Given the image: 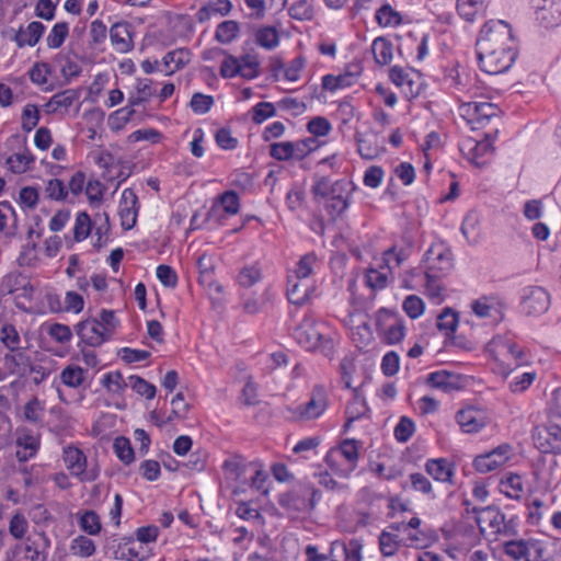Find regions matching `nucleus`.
I'll return each instance as SVG.
<instances>
[{
    "label": "nucleus",
    "mask_w": 561,
    "mask_h": 561,
    "mask_svg": "<svg viewBox=\"0 0 561 561\" xmlns=\"http://www.w3.org/2000/svg\"><path fill=\"white\" fill-rule=\"evenodd\" d=\"M476 46L479 66L490 75L507 71L517 56L512 28L502 20L486 22L480 31Z\"/></svg>",
    "instance_id": "1"
},
{
    "label": "nucleus",
    "mask_w": 561,
    "mask_h": 561,
    "mask_svg": "<svg viewBox=\"0 0 561 561\" xmlns=\"http://www.w3.org/2000/svg\"><path fill=\"white\" fill-rule=\"evenodd\" d=\"M354 191L355 185L352 181L346 179L332 181L328 176L320 178L311 187L314 197L324 199V209L332 221L347 210Z\"/></svg>",
    "instance_id": "2"
},
{
    "label": "nucleus",
    "mask_w": 561,
    "mask_h": 561,
    "mask_svg": "<svg viewBox=\"0 0 561 561\" xmlns=\"http://www.w3.org/2000/svg\"><path fill=\"white\" fill-rule=\"evenodd\" d=\"M294 337L307 351L319 352L329 358L333 356L334 343L324 323L306 317L295 329Z\"/></svg>",
    "instance_id": "3"
},
{
    "label": "nucleus",
    "mask_w": 561,
    "mask_h": 561,
    "mask_svg": "<svg viewBox=\"0 0 561 561\" xmlns=\"http://www.w3.org/2000/svg\"><path fill=\"white\" fill-rule=\"evenodd\" d=\"M320 500V492L310 482L300 481L278 495V505L289 515L312 511Z\"/></svg>",
    "instance_id": "4"
},
{
    "label": "nucleus",
    "mask_w": 561,
    "mask_h": 561,
    "mask_svg": "<svg viewBox=\"0 0 561 561\" xmlns=\"http://www.w3.org/2000/svg\"><path fill=\"white\" fill-rule=\"evenodd\" d=\"M359 446L357 440L346 438L335 448L328 451L324 462L341 478H348L356 469L359 458Z\"/></svg>",
    "instance_id": "5"
},
{
    "label": "nucleus",
    "mask_w": 561,
    "mask_h": 561,
    "mask_svg": "<svg viewBox=\"0 0 561 561\" xmlns=\"http://www.w3.org/2000/svg\"><path fill=\"white\" fill-rule=\"evenodd\" d=\"M62 460L69 472L83 482H91L99 478L100 470L98 466L88 469V460L84 453L73 445H68L64 448Z\"/></svg>",
    "instance_id": "6"
},
{
    "label": "nucleus",
    "mask_w": 561,
    "mask_h": 561,
    "mask_svg": "<svg viewBox=\"0 0 561 561\" xmlns=\"http://www.w3.org/2000/svg\"><path fill=\"white\" fill-rule=\"evenodd\" d=\"M460 114L473 129H477L497 118L499 108L490 102H468L460 106Z\"/></svg>",
    "instance_id": "7"
},
{
    "label": "nucleus",
    "mask_w": 561,
    "mask_h": 561,
    "mask_svg": "<svg viewBox=\"0 0 561 561\" xmlns=\"http://www.w3.org/2000/svg\"><path fill=\"white\" fill-rule=\"evenodd\" d=\"M424 263L426 277H444L453 268L451 252L442 244L431 247L424 254Z\"/></svg>",
    "instance_id": "8"
},
{
    "label": "nucleus",
    "mask_w": 561,
    "mask_h": 561,
    "mask_svg": "<svg viewBox=\"0 0 561 561\" xmlns=\"http://www.w3.org/2000/svg\"><path fill=\"white\" fill-rule=\"evenodd\" d=\"M328 408V393L323 386L316 385L307 402L296 407L294 414L298 420L311 421L320 417Z\"/></svg>",
    "instance_id": "9"
},
{
    "label": "nucleus",
    "mask_w": 561,
    "mask_h": 561,
    "mask_svg": "<svg viewBox=\"0 0 561 561\" xmlns=\"http://www.w3.org/2000/svg\"><path fill=\"white\" fill-rule=\"evenodd\" d=\"M520 306L526 314L540 316L549 309L550 295L543 287L528 286L523 289Z\"/></svg>",
    "instance_id": "10"
},
{
    "label": "nucleus",
    "mask_w": 561,
    "mask_h": 561,
    "mask_svg": "<svg viewBox=\"0 0 561 561\" xmlns=\"http://www.w3.org/2000/svg\"><path fill=\"white\" fill-rule=\"evenodd\" d=\"M224 471H225V480L227 482V486L231 490V494L233 497L239 496L243 492L242 484L243 482H239L241 479L244 468L241 466L239 461L236 459H228L224 462ZM238 503V507L236 510V514L244 519L245 518V503L242 500L234 499Z\"/></svg>",
    "instance_id": "11"
},
{
    "label": "nucleus",
    "mask_w": 561,
    "mask_h": 561,
    "mask_svg": "<svg viewBox=\"0 0 561 561\" xmlns=\"http://www.w3.org/2000/svg\"><path fill=\"white\" fill-rule=\"evenodd\" d=\"M511 455V446L503 444L489 453L478 455L473 459V467L480 473H488L506 463L510 460Z\"/></svg>",
    "instance_id": "12"
},
{
    "label": "nucleus",
    "mask_w": 561,
    "mask_h": 561,
    "mask_svg": "<svg viewBox=\"0 0 561 561\" xmlns=\"http://www.w3.org/2000/svg\"><path fill=\"white\" fill-rule=\"evenodd\" d=\"M536 21L546 28L561 24V0H531Z\"/></svg>",
    "instance_id": "13"
},
{
    "label": "nucleus",
    "mask_w": 561,
    "mask_h": 561,
    "mask_svg": "<svg viewBox=\"0 0 561 561\" xmlns=\"http://www.w3.org/2000/svg\"><path fill=\"white\" fill-rule=\"evenodd\" d=\"M377 324L378 330L383 334V341L389 345L401 342L405 335L402 320L396 319L386 310L379 311Z\"/></svg>",
    "instance_id": "14"
},
{
    "label": "nucleus",
    "mask_w": 561,
    "mask_h": 561,
    "mask_svg": "<svg viewBox=\"0 0 561 561\" xmlns=\"http://www.w3.org/2000/svg\"><path fill=\"white\" fill-rule=\"evenodd\" d=\"M77 334L84 344L92 347L100 346L110 339L108 331L101 328L96 318L79 322Z\"/></svg>",
    "instance_id": "15"
},
{
    "label": "nucleus",
    "mask_w": 561,
    "mask_h": 561,
    "mask_svg": "<svg viewBox=\"0 0 561 561\" xmlns=\"http://www.w3.org/2000/svg\"><path fill=\"white\" fill-rule=\"evenodd\" d=\"M537 448L541 453L558 454L561 450V426L551 424L542 430H537L534 435Z\"/></svg>",
    "instance_id": "16"
},
{
    "label": "nucleus",
    "mask_w": 561,
    "mask_h": 561,
    "mask_svg": "<svg viewBox=\"0 0 561 561\" xmlns=\"http://www.w3.org/2000/svg\"><path fill=\"white\" fill-rule=\"evenodd\" d=\"M134 28L128 22H116L110 28V39L117 53L126 54L134 49Z\"/></svg>",
    "instance_id": "17"
},
{
    "label": "nucleus",
    "mask_w": 561,
    "mask_h": 561,
    "mask_svg": "<svg viewBox=\"0 0 561 561\" xmlns=\"http://www.w3.org/2000/svg\"><path fill=\"white\" fill-rule=\"evenodd\" d=\"M138 208L136 193L131 188H125L122 193L118 209L122 227L125 230H129L136 225Z\"/></svg>",
    "instance_id": "18"
},
{
    "label": "nucleus",
    "mask_w": 561,
    "mask_h": 561,
    "mask_svg": "<svg viewBox=\"0 0 561 561\" xmlns=\"http://www.w3.org/2000/svg\"><path fill=\"white\" fill-rule=\"evenodd\" d=\"M363 545L357 539H352L348 542L333 541L330 549L331 561H360L362 560Z\"/></svg>",
    "instance_id": "19"
},
{
    "label": "nucleus",
    "mask_w": 561,
    "mask_h": 561,
    "mask_svg": "<svg viewBox=\"0 0 561 561\" xmlns=\"http://www.w3.org/2000/svg\"><path fill=\"white\" fill-rule=\"evenodd\" d=\"M32 359L25 353V347L18 351H9L3 356V366L10 375L23 376L32 367Z\"/></svg>",
    "instance_id": "20"
},
{
    "label": "nucleus",
    "mask_w": 561,
    "mask_h": 561,
    "mask_svg": "<svg viewBox=\"0 0 561 561\" xmlns=\"http://www.w3.org/2000/svg\"><path fill=\"white\" fill-rule=\"evenodd\" d=\"M504 308V302L496 296H482L472 302V311L479 318H502Z\"/></svg>",
    "instance_id": "21"
},
{
    "label": "nucleus",
    "mask_w": 561,
    "mask_h": 561,
    "mask_svg": "<svg viewBox=\"0 0 561 561\" xmlns=\"http://www.w3.org/2000/svg\"><path fill=\"white\" fill-rule=\"evenodd\" d=\"M150 554L149 548L140 545L135 538H130L119 545L115 558L125 561H145Z\"/></svg>",
    "instance_id": "22"
},
{
    "label": "nucleus",
    "mask_w": 561,
    "mask_h": 561,
    "mask_svg": "<svg viewBox=\"0 0 561 561\" xmlns=\"http://www.w3.org/2000/svg\"><path fill=\"white\" fill-rule=\"evenodd\" d=\"M39 437L33 435L30 431H23L16 438V458L20 462H25L33 458L39 448Z\"/></svg>",
    "instance_id": "23"
},
{
    "label": "nucleus",
    "mask_w": 561,
    "mask_h": 561,
    "mask_svg": "<svg viewBox=\"0 0 561 561\" xmlns=\"http://www.w3.org/2000/svg\"><path fill=\"white\" fill-rule=\"evenodd\" d=\"M456 421L461 431L468 434L478 433L485 424L483 416L474 408L459 410L456 414Z\"/></svg>",
    "instance_id": "24"
},
{
    "label": "nucleus",
    "mask_w": 561,
    "mask_h": 561,
    "mask_svg": "<svg viewBox=\"0 0 561 561\" xmlns=\"http://www.w3.org/2000/svg\"><path fill=\"white\" fill-rule=\"evenodd\" d=\"M426 383L445 392L459 389L460 387L459 376L448 370H437L428 374Z\"/></svg>",
    "instance_id": "25"
},
{
    "label": "nucleus",
    "mask_w": 561,
    "mask_h": 561,
    "mask_svg": "<svg viewBox=\"0 0 561 561\" xmlns=\"http://www.w3.org/2000/svg\"><path fill=\"white\" fill-rule=\"evenodd\" d=\"M311 293V286L307 280L288 275L287 277V297L290 304L301 306L308 299Z\"/></svg>",
    "instance_id": "26"
},
{
    "label": "nucleus",
    "mask_w": 561,
    "mask_h": 561,
    "mask_svg": "<svg viewBox=\"0 0 561 561\" xmlns=\"http://www.w3.org/2000/svg\"><path fill=\"white\" fill-rule=\"evenodd\" d=\"M45 32V25L42 22L33 21L25 28L21 27L14 36L19 47L35 46Z\"/></svg>",
    "instance_id": "27"
},
{
    "label": "nucleus",
    "mask_w": 561,
    "mask_h": 561,
    "mask_svg": "<svg viewBox=\"0 0 561 561\" xmlns=\"http://www.w3.org/2000/svg\"><path fill=\"white\" fill-rule=\"evenodd\" d=\"M191 54L188 49L179 48L172 51H169L162 58V68L167 76L173 75L175 71L184 67L190 62Z\"/></svg>",
    "instance_id": "28"
},
{
    "label": "nucleus",
    "mask_w": 561,
    "mask_h": 561,
    "mask_svg": "<svg viewBox=\"0 0 561 561\" xmlns=\"http://www.w3.org/2000/svg\"><path fill=\"white\" fill-rule=\"evenodd\" d=\"M426 472L436 481L451 482L454 469L451 463L445 458L428 459L425 463Z\"/></svg>",
    "instance_id": "29"
},
{
    "label": "nucleus",
    "mask_w": 561,
    "mask_h": 561,
    "mask_svg": "<svg viewBox=\"0 0 561 561\" xmlns=\"http://www.w3.org/2000/svg\"><path fill=\"white\" fill-rule=\"evenodd\" d=\"M493 137L490 134H485L484 138L480 141H468L470 160L477 165L482 167L485 164L484 158L491 154L493 148Z\"/></svg>",
    "instance_id": "30"
},
{
    "label": "nucleus",
    "mask_w": 561,
    "mask_h": 561,
    "mask_svg": "<svg viewBox=\"0 0 561 561\" xmlns=\"http://www.w3.org/2000/svg\"><path fill=\"white\" fill-rule=\"evenodd\" d=\"M231 9L232 4L230 0H214L206 3L198 10L196 19L198 22L204 23L210 20L213 16H225L229 14Z\"/></svg>",
    "instance_id": "31"
},
{
    "label": "nucleus",
    "mask_w": 561,
    "mask_h": 561,
    "mask_svg": "<svg viewBox=\"0 0 561 561\" xmlns=\"http://www.w3.org/2000/svg\"><path fill=\"white\" fill-rule=\"evenodd\" d=\"M371 51L376 64L389 65L393 58V44L386 37H377L371 44Z\"/></svg>",
    "instance_id": "32"
},
{
    "label": "nucleus",
    "mask_w": 561,
    "mask_h": 561,
    "mask_svg": "<svg viewBox=\"0 0 561 561\" xmlns=\"http://www.w3.org/2000/svg\"><path fill=\"white\" fill-rule=\"evenodd\" d=\"M457 12L467 22H473L485 10V0H457Z\"/></svg>",
    "instance_id": "33"
},
{
    "label": "nucleus",
    "mask_w": 561,
    "mask_h": 561,
    "mask_svg": "<svg viewBox=\"0 0 561 561\" xmlns=\"http://www.w3.org/2000/svg\"><path fill=\"white\" fill-rule=\"evenodd\" d=\"M240 209V197L234 191H226L214 203L211 210L214 213L222 210L225 214L232 216Z\"/></svg>",
    "instance_id": "34"
},
{
    "label": "nucleus",
    "mask_w": 561,
    "mask_h": 561,
    "mask_svg": "<svg viewBox=\"0 0 561 561\" xmlns=\"http://www.w3.org/2000/svg\"><path fill=\"white\" fill-rule=\"evenodd\" d=\"M224 56L225 59L220 65V76L225 79L234 78L238 75L243 77L242 69L245 66V55L237 58L225 51Z\"/></svg>",
    "instance_id": "35"
},
{
    "label": "nucleus",
    "mask_w": 561,
    "mask_h": 561,
    "mask_svg": "<svg viewBox=\"0 0 561 561\" xmlns=\"http://www.w3.org/2000/svg\"><path fill=\"white\" fill-rule=\"evenodd\" d=\"M248 468L253 470L251 477L250 488L261 495H267L270 492V476L268 472L261 468V465L251 462Z\"/></svg>",
    "instance_id": "36"
},
{
    "label": "nucleus",
    "mask_w": 561,
    "mask_h": 561,
    "mask_svg": "<svg viewBox=\"0 0 561 561\" xmlns=\"http://www.w3.org/2000/svg\"><path fill=\"white\" fill-rule=\"evenodd\" d=\"M286 0H248V19L262 20L268 9H273L275 4L283 8Z\"/></svg>",
    "instance_id": "37"
},
{
    "label": "nucleus",
    "mask_w": 561,
    "mask_h": 561,
    "mask_svg": "<svg viewBox=\"0 0 561 561\" xmlns=\"http://www.w3.org/2000/svg\"><path fill=\"white\" fill-rule=\"evenodd\" d=\"M255 43L267 50H272L279 44V35L273 26H262L255 32Z\"/></svg>",
    "instance_id": "38"
},
{
    "label": "nucleus",
    "mask_w": 561,
    "mask_h": 561,
    "mask_svg": "<svg viewBox=\"0 0 561 561\" xmlns=\"http://www.w3.org/2000/svg\"><path fill=\"white\" fill-rule=\"evenodd\" d=\"M45 404L38 398L34 397L24 404L23 416L27 422L42 424L44 417Z\"/></svg>",
    "instance_id": "39"
},
{
    "label": "nucleus",
    "mask_w": 561,
    "mask_h": 561,
    "mask_svg": "<svg viewBox=\"0 0 561 561\" xmlns=\"http://www.w3.org/2000/svg\"><path fill=\"white\" fill-rule=\"evenodd\" d=\"M239 31V24L236 21L227 20L218 24L215 38L221 44H229L238 36Z\"/></svg>",
    "instance_id": "40"
},
{
    "label": "nucleus",
    "mask_w": 561,
    "mask_h": 561,
    "mask_svg": "<svg viewBox=\"0 0 561 561\" xmlns=\"http://www.w3.org/2000/svg\"><path fill=\"white\" fill-rule=\"evenodd\" d=\"M102 385L114 394H122L129 387L128 380L126 381L118 370L105 374L102 378Z\"/></svg>",
    "instance_id": "41"
},
{
    "label": "nucleus",
    "mask_w": 561,
    "mask_h": 561,
    "mask_svg": "<svg viewBox=\"0 0 561 561\" xmlns=\"http://www.w3.org/2000/svg\"><path fill=\"white\" fill-rule=\"evenodd\" d=\"M34 162V157L30 151L22 153H13L7 159L8 168L16 174L24 173L30 169V164Z\"/></svg>",
    "instance_id": "42"
},
{
    "label": "nucleus",
    "mask_w": 561,
    "mask_h": 561,
    "mask_svg": "<svg viewBox=\"0 0 561 561\" xmlns=\"http://www.w3.org/2000/svg\"><path fill=\"white\" fill-rule=\"evenodd\" d=\"M0 341L8 351H18L21 346V336L13 324L7 323L0 330Z\"/></svg>",
    "instance_id": "43"
},
{
    "label": "nucleus",
    "mask_w": 561,
    "mask_h": 561,
    "mask_svg": "<svg viewBox=\"0 0 561 561\" xmlns=\"http://www.w3.org/2000/svg\"><path fill=\"white\" fill-rule=\"evenodd\" d=\"M410 255L408 248L398 250L397 245L391 247L383 252V264L389 271L399 267Z\"/></svg>",
    "instance_id": "44"
},
{
    "label": "nucleus",
    "mask_w": 561,
    "mask_h": 561,
    "mask_svg": "<svg viewBox=\"0 0 561 561\" xmlns=\"http://www.w3.org/2000/svg\"><path fill=\"white\" fill-rule=\"evenodd\" d=\"M79 98V92L75 89H67L61 92L54 94L49 102L48 106L53 107V111H57L58 108H69L73 102Z\"/></svg>",
    "instance_id": "45"
},
{
    "label": "nucleus",
    "mask_w": 561,
    "mask_h": 561,
    "mask_svg": "<svg viewBox=\"0 0 561 561\" xmlns=\"http://www.w3.org/2000/svg\"><path fill=\"white\" fill-rule=\"evenodd\" d=\"M69 34V24L67 22L56 23L46 37V43L49 48H59Z\"/></svg>",
    "instance_id": "46"
},
{
    "label": "nucleus",
    "mask_w": 561,
    "mask_h": 561,
    "mask_svg": "<svg viewBox=\"0 0 561 561\" xmlns=\"http://www.w3.org/2000/svg\"><path fill=\"white\" fill-rule=\"evenodd\" d=\"M60 380L65 386L78 388L84 380V370L79 366L69 365L61 370Z\"/></svg>",
    "instance_id": "47"
},
{
    "label": "nucleus",
    "mask_w": 561,
    "mask_h": 561,
    "mask_svg": "<svg viewBox=\"0 0 561 561\" xmlns=\"http://www.w3.org/2000/svg\"><path fill=\"white\" fill-rule=\"evenodd\" d=\"M318 264V257L316 253L310 252L305 254L299 262L297 263V267L291 274V276L298 277L300 279L307 280L309 276L312 274L314 266Z\"/></svg>",
    "instance_id": "48"
},
{
    "label": "nucleus",
    "mask_w": 561,
    "mask_h": 561,
    "mask_svg": "<svg viewBox=\"0 0 561 561\" xmlns=\"http://www.w3.org/2000/svg\"><path fill=\"white\" fill-rule=\"evenodd\" d=\"M319 147V141L314 137H308L293 141V154L295 160H302Z\"/></svg>",
    "instance_id": "49"
},
{
    "label": "nucleus",
    "mask_w": 561,
    "mask_h": 561,
    "mask_svg": "<svg viewBox=\"0 0 561 561\" xmlns=\"http://www.w3.org/2000/svg\"><path fill=\"white\" fill-rule=\"evenodd\" d=\"M56 60L60 66V72L67 80L78 77L81 72V68L76 60L72 59L70 53L58 54Z\"/></svg>",
    "instance_id": "50"
},
{
    "label": "nucleus",
    "mask_w": 561,
    "mask_h": 561,
    "mask_svg": "<svg viewBox=\"0 0 561 561\" xmlns=\"http://www.w3.org/2000/svg\"><path fill=\"white\" fill-rule=\"evenodd\" d=\"M129 387L138 394L146 397L147 399H153L157 392L156 386L148 382L144 378L131 375L128 377Z\"/></svg>",
    "instance_id": "51"
},
{
    "label": "nucleus",
    "mask_w": 561,
    "mask_h": 561,
    "mask_svg": "<svg viewBox=\"0 0 561 561\" xmlns=\"http://www.w3.org/2000/svg\"><path fill=\"white\" fill-rule=\"evenodd\" d=\"M505 553L514 560L528 558L530 552V541L525 540H511L505 543Z\"/></svg>",
    "instance_id": "52"
},
{
    "label": "nucleus",
    "mask_w": 561,
    "mask_h": 561,
    "mask_svg": "<svg viewBox=\"0 0 561 561\" xmlns=\"http://www.w3.org/2000/svg\"><path fill=\"white\" fill-rule=\"evenodd\" d=\"M70 549L76 556L81 558H89L94 554L95 545L89 537L78 536L71 541Z\"/></svg>",
    "instance_id": "53"
},
{
    "label": "nucleus",
    "mask_w": 561,
    "mask_h": 561,
    "mask_svg": "<svg viewBox=\"0 0 561 561\" xmlns=\"http://www.w3.org/2000/svg\"><path fill=\"white\" fill-rule=\"evenodd\" d=\"M458 325V314L450 308H445L437 317V328L446 335L454 333Z\"/></svg>",
    "instance_id": "54"
},
{
    "label": "nucleus",
    "mask_w": 561,
    "mask_h": 561,
    "mask_svg": "<svg viewBox=\"0 0 561 561\" xmlns=\"http://www.w3.org/2000/svg\"><path fill=\"white\" fill-rule=\"evenodd\" d=\"M113 447L118 459L125 465H129L134 461L135 454L128 438L123 436L116 437Z\"/></svg>",
    "instance_id": "55"
},
{
    "label": "nucleus",
    "mask_w": 561,
    "mask_h": 561,
    "mask_svg": "<svg viewBox=\"0 0 561 561\" xmlns=\"http://www.w3.org/2000/svg\"><path fill=\"white\" fill-rule=\"evenodd\" d=\"M92 229V221L90 216L85 211H81L77 215L75 227H73V239L77 242L87 239Z\"/></svg>",
    "instance_id": "56"
},
{
    "label": "nucleus",
    "mask_w": 561,
    "mask_h": 561,
    "mask_svg": "<svg viewBox=\"0 0 561 561\" xmlns=\"http://www.w3.org/2000/svg\"><path fill=\"white\" fill-rule=\"evenodd\" d=\"M389 78L390 80L397 85V87H409V92L414 95L412 85H413V79L411 78V71L408 69H404L399 66H393L389 71Z\"/></svg>",
    "instance_id": "57"
},
{
    "label": "nucleus",
    "mask_w": 561,
    "mask_h": 561,
    "mask_svg": "<svg viewBox=\"0 0 561 561\" xmlns=\"http://www.w3.org/2000/svg\"><path fill=\"white\" fill-rule=\"evenodd\" d=\"M400 541L396 534L389 531H381L379 536L380 552L385 557H392L399 549Z\"/></svg>",
    "instance_id": "58"
},
{
    "label": "nucleus",
    "mask_w": 561,
    "mask_h": 561,
    "mask_svg": "<svg viewBox=\"0 0 561 561\" xmlns=\"http://www.w3.org/2000/svg\"><path fill=\"white\" fill-rule=\"evenodd\" d=\"M376 20L382 26H396L401 23L399 12L394 11L389 4H383L377 10Z\"/></svg>",
    "instance_id": "59"
},
{
    "label": "nucleus",
    "mask_w": 561,
    "mask_h": 561,
    "mask_svg": "<svg viewBox=\"0 0 561 561\" xmlns=\"http://www.w3.org/2000/svg\"><path fill=\"white\" fill-rule=\"evenodd\" d=\"M536 377V371H526L520 375H515L508 383L510 390L514 393H522L531 386Z\"/></svg>",
    "instance_id": "60"
},
{
    "label": "nucleus",
    "mask_w": 561,
    "mask_h": 561,
    "mask_svg": "<svg viewBox=\"0 0 561 561\" xmlns=\"http://www.w3.org/2000/svg\"><path fill=\"white\" fill-rule=\"evenodd\" d=\"M28 530V522L22 513H15L9 522V533L14 539H23Z\"/></svg>",
    "instance_id": "61"
},
{
    "label": "nucleus",
    "mask_w": 561,
    "mask_h": 561,
    "mask_svg": "<svg viewBox=\"0 0 561 561\" xmlns=\"http://www.w3.org/2000/svg\"><path fill=\"white\" fill-rule=\"evenodd\" d=\"M288 12L293 19L299 21L310 20L313 16L312 5L309 0H296L289 7Z\"/></svg>",
    "instance_id": "62"
},
{
    "label": "nucleus",
    "mask_w": 561,
    "mask_h": 561,
    "mask_svg": "<svg viewBox=\"0 0 561 561\" xmlns=\"http://www.w3.org/2000/svg\"><path fill=\"white\" fill-rule=\"evenodd\" d=\"M80 527L89 535H98L101 530L99 515L94 511H87L80 518Z\"/></svg>",
    "instance_id": "63"
},
{
    "label": "nucleus",
    "mask_w": 561,
    "mask_h": 561,
    "mask_svg": "<svg viewBox=\"0 0 561 561\" xmlns=\"http://www.w3.org/2000/svg\"><path fill=\"white\" fill-rule=\"evenodd\" d=\"M415 431L414 422L408 416H402L394 427V437L400 443L408 442Z\"/></svg>",
    "instance_id": "64"
}]
</instances>
